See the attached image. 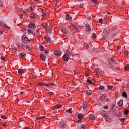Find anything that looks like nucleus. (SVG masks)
Masks as SVG:
<instances>
[{
	"instance_id": "1",
	"label": "nucleus",
	"mask_w": 129,
	"mask_h": 129,
	"mask_svg": "<svg viewBox=\"0 0 129 129\" xmlns=\"http://www.w3.org/2000/svg\"><path fill=\"white\" fill-rule=\"evenodd\" d=\"M70 56H72V53L68 50H67L66 52V54L62 57L63 60H64V61H67V62H68V60L70 59Z\"/></svg>"
},
{
	"instance_id": "2",
	"label": "nucleus",
	"mask_w": 129,
	"mask_h": 129,
	"mask_svg": "<svg viewBox=\"0 0 129 129\" xmlns=\"http://www.w3.org/2000/svg\"><path fill=\"white\" fill-rule=\"evenodd\" d=\"M110 29L108 28H105L103 32L102 33V36L103 38H106L108 36V34L109 33Z\"/></svg>"
},
{
	"instance_id": "3",
	"label": "nucleus",
	"mask_w": 129,
	"mask_h": 129,
	"mask_svg": "<svg viewBox=\"0 0 129 129\" xmlns=\"http://www.w3.org/2000/svg\"><path fill=\"white\" fill-rule=\"evenodd\" d=\"M22 42L24 43V44H28V43H30V41H29V38L27 37L26 36H23L21 38Z\"/></svg>"
},
{
	"instance_id": "4",
	"label": "nucleus",
	"mask_w": 129,
	"mask_h": 129,
	"mask_svg": "<svg viewBox=\"0 0 129 129\" xmlns=\"http://www.w3.org/2000/svg\"><path fill=\"white\" fill-rule=\"evenodd\" d=\"M44 85L47 86V87H50L51 86H56V84L54 83H47V84L45 83Z\"/></svg>"
},
{
	"instance_id": "5",
	"label": "nucleus",
	"mask_w": 129,
	"mask_h": 129,
	"mask_svg": "<svg viewBox=\"0 0 129 129\" xmlns=\"http://www.w3.org/2000/svg\"><path fill=\"white\" fill-rule=\"evenodd\" d=\"M45 29L47 30L48 33H49V34H52V29L51 28V27H50L49 25L45 27Z\"/></svg>"
},
{
	"instance_id": "6",
	"label": "nucleus",
	"mask_w": 129,
	"mask_h": 129,
	"mask_svg": "<svg viewBox=\"0 0 129 129\" xmlns=\"http://www.w3.org/2000/svg\"><path fill=\"white\" fill-rule=\"evenodd\" d=\"M61 32L65 34L66 35H67L68 33V31L67 30V29L65 27H62L61 29Z\"/></svg>"
},
{
	"instance_id": "7",
	"label": "nucleus",
	"mask_w": 129,
	"mask_h": 129,
	"mask_svg": "<svg viewBox=\"0 0 129 129\" xmlns=\"http://www.w3.org/2000/svg\"><path fill=\"white\" fill-rule=\"evenodd\" d=\"M59 126L61 127V128H65L66 127V124L64 122H61L59 123Z\"/></svg>"
},
{
	"instance_id": "8",
	"label": "nucleus",
	"mask_w": 129,
	"mask_h": 129,
	"mask_svg": "<svg viewBox=\"0 0 129 129\" xmlns=\"http://www.w3.org/2000/svg\"><path fill=\"white\" fill-rule=\"evenodd\" d=\"M71 28L74 29V30H75L76 32H78V31H79V29H78V28H77V27H76L75 25L72 24H71Z\"/></svg>"
},
{
	"instance_id": "9",
	"label": "nucleus",
	"mask_w": 129,
	"mask_h": 129,
	"mask_svg": "<svg viewBox=\"0 0 129 129\" xmlns=\"http://www.w3.org/2000/svg\"><path fill=\"white\" fill-rule=\"evenodd\" d=\"M54 55H55V56H61V55H62V52L60 51H55L54 52Z\"/></svg>"
},
{
	"instance_id": "10",
	"label": "nucleus",
	"mask_w": 129,
	"mask_h": 129,
	"mask_svg": "<svg viewBox=\"0 0 129 129\" xmlns=\"http://www.w3.org/2000/svg\"><path fill=\"white\" fill-rule=\"evenodd\" d=\"M40 57L43 62H45V61H46V56L44 55V54H40Z\"/></svg>"
},
{
	"instance_id": "11",
	"label": "nucleus",
	"mask_w": 129,
	"mask_h": 129,
	"mask_svg": "<svg viewBox=\"0 0 129 129\" xmlns=\"http://www.w3.org/2000/svg\"><path fill=\"white\" fill-rule=\"evenodd\" d=\"M19 57L22 58H25L26 57V53L25 52H21L19 53Z\"/></svg>"
},
{
	"instance_id": "12",
	"label": "nucleus",
	"mask_w": 129,
	"mask_h": 129,
	"mask_svg": "<svg viewBox=\"0 0 129 129\" xmlns=\"http://www.w3.org/2000/svg\"><path fill=\"white\" fill-rule=\"evenodd\" d=\"M66 20H67L68 21H72V17H71V16H70V15L69 14H67L66 17Z\"/></svg>"
},
{
	"instance_id": "13",
	"label": "nucleus",
	"mask_w": 129,
	"mask_h": 129,
	"mask_svg": "<svg viewBox=\"0 0 129 129\" xmlns=\"http://www.w3.org/2000/svg\"><path fill=\"white\" fill-rule=\"evenodd\" d=\"M118 105L120 107H121V106H122V105H123V100L121 99L118 103Z\"/></svg>"
},
{
	"instance_id": "14",
	"label": "nucleus",
	"mask_w": 129,
	"mask_h": 129,
	"mask_svg": "<svg viewBox=\"0 0 129 129\" xmlns=\"http://www.w3.org/2000/svg\"><path fill=\"white\" fill-rule=\"evenodd\" d=\"M28 27L30 28V29H35V28H36V26H35V24L33 23H30L28 25Z\"/></svg>"
},
{
	"instance_id": "15",
	"label": "nucleus",
	"mask_w": 129,
	"mask_h": 129,
	"mask_svg": "<svg viewBox=\"0 0 129 129\" xmlns=\"http://www.w3.org/2000/svg\"><path fill=\"white\" fill-rule=\"evenodd\" d=\"M22 46L24 49H26V50H29V51H32V47H29V46L22 45Z\"/></svg>"
},
{
	"instance_id": "16",
	"label": "nucleus",
	"mask_w": 129,
	"mask_h": 129,
	"mask_svg": "<svg viewBox=\"0 0 129 129\" xmlns=\"http://www.w3.org/2000/svg\"><path fill=\"white\" fill-rule=\"evenodd\" d=\"M89 117L91 120H94L95 119V117H94V115L93 114H91L89 115Z\"/></svg>"
},
{
	"instance_id": "17",
	"label": "nucleus",
	"mask_w": 129,
	"mask_h": 129,
	"mask_svg": "<svg viewBox=\"0 0 129 129\" xmlns=\"http://www.w3.org/2000/svg\"><path fill=\"white\" fill-rule=\"evenodd\" d=\"M45 40L47 43H50V42H51V41H52V39L49 37L47 36L45 38Z\"/></svg>"
},
{
	"instance_id": "18",
	"label": "nucleus",
	"mask_w": 129,
	"mask_h": 129,
	"mask_svg": "<svg viewBox=\"0 0 129 129\" xmlns=\"http://www.w3.org/2000/svg\"><path fill=\"white\" fill-rule=\"evenodd\" d=\"M77 116L79 119H83L84 116L81 113L79 114Z\"/></svg>"
},
{
	"instance_id": "19",
	"label": "nucleus",
	"mask_w": 129,
	"mask_h": 129,
	"mask_svg": "<svg viewBox=\"0 0 129 129\" xmlns=\"http://www.w3.org/2000/svg\"><path fill=\"white\" fill-rule=\"evenodd\" d=\"M106 121H107V122H111V118L107 116L106 117Z\"/></svg>"
},
{
	"instance_id": "20",
	"label": "nucleus",
	"mask_w": 129,
	"mask_h": 129,
	"mask_svg": "<svg viewBox=\"0 0 129 129\" xmlns=\"http://www.w3.org/2000/svg\"><path fill=\"white\" fill-rule=\"evenodd\" d=\"M41 27L44 28V29H46V27H48V24L47 23H43L41 25Z\"/></svg>"
},
{
	"instance_id": "21",
	"label": "nucleus",
	"mask_w": 129,
	"mask_h": 129,
	"mask_svg": "<svg viewBox=\"0 0 129 129\" xmlns=\"http://www.w3.org/2000/svg\"><path fill=\"white\" fill-rule=\"evenodd\" d=\"M62 107V106L61 105H57L53 108L54 109H59V108H61Z\"/></svg>"
},
{
	"instance_id": "22",
	"label": "nucleus",
	"mask_w": 129,
	"mask_h": 129,
	"mask_svg": "<svg viewBox=\"0 0 129 129\" xmlns=\"http://www.w3.org/2000/svg\"><path fill=\"white\" fill-rule=\"evenodd\" d=\"M83 108L84 111H86V110H87V105L86 104H84L83 105Z\"/></svg>"
},
{
	"instance_id": "23",
	"label": "nucleus",
	"mask_w": 129,
	"mask_h": 129,
	"mask_svg": "<svg viewBox=\"0 0 129 129\" xmlns=\"http://www.w3.org/2000/svg\"><path fill=\"white\" fill-rule=\"evenodd\" d=\"M39 49L42 52H44L45 51V48H44V47H43V45H40Z\"/></svg>"
},
{
	"instance_id": "24",
	"label": "nucleus",
	"mask_w": 129,
	"mask_h": 129,
	"mask_svg": "<svg viewBox=\"0 0 129 129\" xmlns=\"http://www.w3.org/2000/svg\"><path fill=\"white\" fill-rule=\"evenodd\" d=\"M95 72H97L98 73H101V72H102L101 70H100L99 68L95 69Z\"/></svg>"
},
{
	"instance_id": "25",
	"label": "nucleus",
	"mask_w": 129,
	"mask_h": 129,
	"mask_svg": "<svg viewBox=\"0 0 129 129\" xmlns=\"http://www.w3.org/2000/svg\"><path fill=\"white\" fill-rule=\"evenodd\" d=\"M85 27L87 28L88 30L91 31V28H90V25H89V24H86Z\"/></svg>"
},
{
	"instance_id": "26",
	"label": "nucleus",
	"mask_w": 129,
	"mask_h": 129,
	"mask_svg": "<svg viewBox=\"0 0 129 129\" xmlns=\"http://www.w3.org/2000/svg\"><path fill=\"white\" fill-rule=\"evenodd\" d=\"M20 12L22 13L21 14V18L22 19L23 18V14H25V13H26V12H25V11L23 10V9H20Z\"/></svg>"
},
{
	"instance_id": "27",
	"label": "nucleus",
	"mask_w": 129,
	"mask_h": 129,
	"mask_svg": "<svg viewBox=\"0 0 129 129\" xmlns=\"http://www.w3.org/2000/svg\"><path fill=\"white\" fill-rule=\"evenodd\" d=\"M24 73V70H23V69H20L18 70V73H19L20 74H22V73Z\"/></svg>"
},
{
	"instance_id": "28",
	"label": "nucleus",
	"mask_w": 129,
	"mask_h": 129,
	"mask_svg": "<svg viewBox=\"0 0 129 129\" xmlns=\"http://www.w3.org/2000/svg\"><path fill=\"white\" fill-rule=\"evenodd\" d=\"M3 27H5V28H6V29H11V27L7 25V24H6L3 23Z\"/></svg>"
},
{
	"instance_id": "29",
	"label": "nucleus",
	"mask_w": 129,
	"mask_h": 129,
	"mask_svg": "<svg viewBox=\"0 0 129 129\" xmlns=\"http://www.w3.org/2000/svg\"><path fill=\"white\" fill-rule=\"evenodd\" d=\"M93 81H91L90 80H88L87 83L88 84H93Z\"/></svg>"
},
{
	"instance_id": "30",
	"label": "nucleus",
	"mask_w": 129,
	"mask_h": 129,
	"mask_svg": "<svg viewBox=\"0 0 129 129\" xmlns=\"http://www.w3.org/2000/svg\"><path fill=\"white\" fill-rule=\"evenodd\" d=\"M85 128H86V126L85 124H83L81 125V127L80 128V129H85Z\"/></svg>"
},
{
	"instance_id": "31",
	"label": "nucleus",
	"mask_w": 129,
	"mask_h": 129,
	"mask_svg": "<svg viewBox=\"0 0 129 129\" xmlns=\"http://www.w3.org/2000/svg\"><path fill=\"white\" fill-rule=\"evenodd\" d=\"M96 34H95V33H93L92 35V38L93 39H96Z\"/></svg>"
},
{
	"instance_id": "32",
	"label": "nucleus",
	"mask_w": 129,
	"mask_h": 129,
	"mask_svg": "<svg viewBox=\"0 0 129 129\" xmlns=\"http://www.w3.org/2000/svg\"><path fill=\"white\" fill-rule=\"evenodd\" d=\"M30 17L32 19H35V15L33 13H31L30 15Z\"/></svg>"
},
{
	"instance_id": "33",
	"label": "nucleus",
	"mask_w": 129,
	"mask_h": 129,
	"mask_svg": "<svg viewBox=\"0 0 129 129\" xmlns=\"http://www.w3.org/2000/svg\"><path fill=\"white\" fill-rule=\"evenodd\" d=\"M86 93H87V94H88V95H89V96H90L92 94V92H91L88 90L86 91Z\"/></svg>"
},
{
	"instance_id": "34",
	"label": "nucleus",
	"mask_w": 129,
	"mask_h": 129,
	"mask_svg": "<svg viewBox=\"0 0 129 129\" xmlns=\"http://www.w3.org/2000/svg\"><path fill=\"white\" fill-rule=\"evenodd\" d=\"M29 12H33L34 11V9H33V7H32V6L29 7Z\"/></svg>"
},
{
	"instance_id": "35",
	"label": "nucleus",
	"mask_w": 129,
	"mask_h": 129,
	"mask_svg": "<svg viewBox=\"0 0 129 129\" xmlns=\"http://www.w3.org/2000/svg\"><path fill=\"white\" fill-rule=\"evenodd\" d=\"M107 87L108 89H112V88L113 87V86L108 85V86H107Z\"/></svg>"
},
{
	"instance_id": "36",
	"label": "nucleus",
	"mask_w": 129,
	"mask_h": 129,
	"mask_svg": "<svg viewBox=\"0 0 129 129\" xmlns=\"http://www.w3.org/2000/svg\"><path fill=\"white\" fill-rule=\"evenodd\" d=\"M84 47H85L86 49H88V48L89 47V46L85 43H84Z\"/></svg>"
},
{
	"instance_id": "37",
	"label": "nucleus",
	"mask_w": 129,
	"mask_h": 129,
	"mask_svg": "<svg viewBox=\"0 0 129 129\" xmlns=\"http://www.w3.org/2000/svg\"><path fill=\"white\" fill-rule=\"evenodd\" d=\"M125 70H129V64L126 65L124 68Z\"/></svg>"
},
{
	"instance_id": "38",
	"label": "nucleus",
	"mask_w": 129,
	"mask_h": 129,
	"mask_svg": "<svg viewBox=\"0 0 129 129\" xmlns=\"http://www.w3.org/2000/svg\"><path fill=\"white\" fill-rule=\"evenodd\" d=\"M45 117H46L45 116H43L37 118V119H44V118H45Z\"/></svg>"
},
{
	"instance_id": "39",
	"label": "nucleus",
	"mask_w": 129,
	"mask_h": 129,
	"mask_svg": "<svg viewBox=\"0 0 129 129\" xmlns=\"http://www.w3.org/2000/svg\"><path fill=\"white\" fill-rule=\"evenodd\" d=\"M38 85H39V86H45V83H39L38 84Z\"/></svg>"
},
{
	"instance_id": "40",
	"label": "nucleus",
	"mask_w": 129,
	"mask_h": 129,
	"mask_svg": "<svg viewBox=\"0 0 129 129\" xmlns=\"http://www.w3.org/2000/svg\"><path fill=\"white\" fill-rule=\"evenodd\" d=\"M46 15V12H45V11L42 10V17H45V16Z\"/></svg>"
},
{
	"instance_id": "41",
	"label": "nucleus",
	"mask_w": 129,
	"mask_h": 129,
	"mask_svg": "<svg viewBox=\"0 0 129 129\" xmlns=\"http://www.w3.org/2000/svg\"><path fill=\"white\" fill-rule=\"evenodd\" d=\"M93 52H98V49L97 48H93Z\"/></svg>"
},
{
	"instance_id": "42",
	"label": "nucleus",
	"mask_w": 129,
	"mask_h": 129,
	"mask_svg": "<svg viewBox=\"0 0 129 129\" xmlns=\"http://www.w3.org/2000/svg\"><path fill=\"white\" fill-rule=\"evenodd\" d=\"M66 112L68 113H71L72 112L71 111V110L70 109H68V110H66Z\"/></svg>"
},
{
	"instance_id": "43",
	"label": "nucleus",
	"mask_w": 129,
	"mask_h": 129,
	"mask_svg": "<svg viewBox=\"0 0 129 129\" xmlns=\"http://www.w3.org/2000/svg\"><path fill=\"white\" fill-rule=\"evenodd\" d=\"M105 87L103 86H101L99 87V89H101V90L104 89Z\"/></svg>"
},
{
	"instance_id": "44",
	"label": "nucleus",
	"mask_w": 129,
	"mask_h": 129,
	"mask_svg": "<svg viewBox=\"0 0 129 129\" xmlns=\"http://www.w3.org/2000/svg\"><path fill=\"white\" fill-rule=\"evenodd\" d=\"M27 32H28V33H29L30 34H33V31H32V30H30V29H28L27 30Z\"/></svg>"
},
{
	"instance_id": "45",
	"label": "nucleus",
	"mask_w": 129,
	"mask_h": 129,
	"mask_svg": "<svg viewBox=\"0 0 129 129\" xmlns=\"http://www.w3.org/2000/svg\"><path fill=\"white\" fill-rule=\"evenodd\" d=\"M119 120L120 121H121L122 122H124V121L125 120V118H121L119 119Z\"/></svg>"
},
{
	"instance_id": "46",
	"label": "nucleus",
	"mask_w": 129,
	"mask_h": 129,
	"mask_svg": "<svg viewBox=\"0 0 129 129\" xmlns=\"http://www.w3.org/2000/svg\"><path fill=\"white\" fill-rule=\"evenodd\" d=\"M124 112H125V114H126V115H127V114H128L129 113V111L127 110H125Z\"/></svg>"
},
{
	"instance_id": "47",
	"label": "nucleus",
	"mask_w": 129,
	"mask_h": 129,
	"mask_svg": "<svg viewBox=\"0 0 129 129\" xmlns=\"http://www.w3.org/2000/svg\"><path fill=\"white\" fill-rule=\"evenodd\" d=\"M123 97H127V96L126 95V93H123V94H122Z\"/></svg>"
},
{
	"instance_id": "48",
	"label": "nucleus",
	"mask_w": 129,
	"mask_h": 129,
	"mask_svg": "<svg viewBox=\"0 0 129 129\" xmlns=\"http://www.w3.org/2000/svg\"><path fill=\"white\" fill-rule=\"evenodd\" d=\"M103 97L104 99H105V98H106V97H107V95H106L105 94L103 95Z\"/></svg>"
},
{
	"instance_id": "49",
	"label": "nucleus",
	"mask_w": 129,
	"mask_h": 129,
	"mask_svg": "<svg viewBox=\"0 0 129 129\" xmlns=\"http://www.w3.org/2000/svg\"><path fill=\"white\" fill-rule=\"evenodd\" d=\"M84 4H80L79 5V7H80V8H83V6H84Z\"/></svg>"
},
{
	"instance_id": "50",
	"label": "nucleus",
	"mask_w": 129,
	"mask_h": 129,
	"mask_svg": "<svg viewBox=\"0 0 129 129\" xmlns=\"http://www.w3.org/2000/svg\"><path fill=\"white\" fill-rule=\"evenodd\" d=\"M1 117L3 119H7V118L5 117V116L4 115H1Z\"/></svg>"
},
{
	"instance_id": "51",
	"label": "nucleus",
	"mask_w": 129,
	"mask_h": 129,
	"mask_svg": "<svg viewBox=\"0 0 129 129\" xmlns=\"http://www.w3.org/2000/svg\"><path fill=\"white\" fill-rule=\"evenodd\" d=\"M99 23H102V22H103V20H102V19H100L99 20Z\"/></svg>"
},
{
	"instance_id": "52",
	"label": "nucleus",
	"mask_w": 129,
	"mask_h": 129,
	"mask_svg": "<svg viewBox=\"0 0 129 129\" xmlns=\"http://www.w3.org/2000/svg\"><path fill=\"white\" fill-rule=\"evenodd\" d=\"M93 3H95V4H96V5L97 4V1H96V0H92Z\"/></svg>"
},
{
	"instance_id": "53",
	"label": "nucleus",
	"mask_w": 129,
	"mask_h": 129,
	"mask_svg": "<svg viewBox=\"0 0 129 129\" xmlns=\"http://www.w3.org/2000/svg\"><path fill=\"white\" fill-rule=\"evenodd\" d=\"M104 109H108V107L107 106H104Z\"/></svg>"
},
{
	"instance_id": "54",
	"label": "nucleus",
	"mask_w": 129,
	"mask_h": 129,
	"mask_svg": "<svg viewBox=\"0 0 129 129\" xmlns=\"http://www.w3.org/2000/svg\"><path fill=\"white\" fill-rule=\"evenodd\" d=\"M115 61V60H113V59H111V61H110V62H111V63H113H113H114Z\"/></svg>"
},
{
	"instance_id": "55",
	"label": "nucleus",
	"mask_w": 129,
	"mask_h": 129,
	"mask_svg": "<svg viewBox=\"0 0 129 129\" xmlns=\"http://www.w3.org/2000/svg\"><path fill=\"white\" fill-rule=\"evenodd\" d=\"M88 20H91V16L88 15Z\"/></svg>"
},
{
	"instance_id": "56",
	"label": "nucleus",
	"mask_w": 129,
	"mask_h": 129,
	"mask_svg": "<svg viewBox=\"0 0 129 129\" xmlns=\"http://www.w3.org/2000/svg\"><path fill=\"white\" fill-rule=\"evenodd\" d=\"M113 64H115V65H117V61L116 60H115V61L114 62Z\"/></svg>"
},
{
	"instance_id": "57",
	"label": "nucleus",
	"mask_w": 129,
	"mask_h": 129,
	"mask_svg": "<svg viewBox=\"0 0 129 129\" xmlns=\"http://www.w3.org/2000/svg\"><path fill=\"white\" fill-rule=\"evenodd\" d=\"M3 6V2L2 1H0V7H2Z\"/></svg>"
},
{
	"instance_id": "58",
	"label": "nucleus",
	"mask_w": 129,
	"mask_h": 129,
	"mask_svg": "<svg viewBox=\"0 0 129 129\" xmlns=\"http://www.w3.org/2000/svg\"><path fill=\"white\" fill-rule=\"evenodd\" d=\"M2 60H3V61H5V57H1Z\"/></svg>"
},
{
	"instance_id": "59",
	"label": "nucleus",
	"mask_w": 129,
	"mask_h": 129,
	"mask_svg": "<svg viewBox=\"0 0 129 129\" xmlns=\"http://www.w3.org/2000/svg\"><path fill=\"white\" fill-rule=\"evenodd\" d=\"M44 53L45 54H48V51L45 50Z\"/></svg>"
},
{
	"instance_id": "60",
	"label": "nucleus",
	"mask_w": 129,
	"mask_h": 129,
	"mask_svg": "<svg viewBox=\"0 0 129 129\" xmlns=\"http://www.w3.org/2000/svg\"><path fill=\"white\" fill-rule=\"evenodd\" d=\"M126 55H127V56H128V55H129V51H127Z\"/></svg>"
},
{
	"instance_id": "61",
	"label": "nucleus",
	"mask_w": 129,
	"mask_h": 129,
	"mask_svg": "<svg viewBox=\"0 0 129 129\" xmlns=\"http://www.w3.org/2000/svg\"><path fill=\"white\" fill-rule=\"evenodd\" d=\"M3 34V32L0 31V35H2Z\"/></svg>"
},
{
	"instance_id": "62",
	"label": "nucleus",
	"mask_w": 129,
	"mask_h": 129,
	"mask_svg": "<svg viewBox=\"0 0 129 129\" xmlns=\"http://www.w3.org/2000/svg\"><path fill=\"white\" fill-rule=\"evenodd\" d=\"M88 89H89V91H92V90H91V89H90L89 88H88Z\"/></svg>"
},
{
	"instance_id": "63",
	"label": "nucleus",
	"mask_w": 129,
	"mask_h": 129,
	"mask_svg": "<svg viewBox=\"0 0 129 129\" xmlns=\"http://www.w3.org/2000/svg\"><path fill=\"white\" fill-rule=\"evenodd\" d=\"M34 1H35L36 2H38V1L39 0H34Z\"/></svg>"
},
{
	"instance_id": "64",
	"label": "nucleus",
	"mask_w": 129,
	"mask_h": 129,
	"mask_svg": "<svg viewBox=\"0 0 129 129\" xmlns=\"http://www.w3.org/2000/svg\"><path fill=\"white\" fill-rule=\"evenodd\" d=\"M1 24H2V22L0 21V25H1Z\"/></svg>"
}]
</instances>
